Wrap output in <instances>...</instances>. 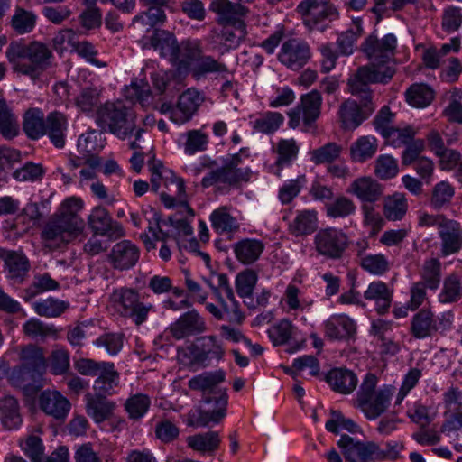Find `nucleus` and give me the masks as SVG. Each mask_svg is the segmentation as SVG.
<instances>
[{"label":"nucleus","mask_w":462,"mask_h":462,"mask_svg":"<svg viewBox=\"0 0 462 462\" xmlns=\"http://www.w3.org/2000/svg\"><path fill=\"white\" fill-rule=\"evenodd\" d=\"M83 203L80 199H65L59 211L45 224L41 236L49 247H60L79 237L85 229V222L79 215Z\"/></svg>","instance_id":"1"},{"label":"nucleus","mask_w":462,"mask_h":462,"mask_svg":"<svg viewBox=\"0 0 462 462\" xmlns=\"http://www.w3.org/2000/svg\"><path fill=\"white\" fill-rule=\"evenodd\" d=\"M6 58L15 71L36 77L51 65L52 54L47 45L39 42L29 45L13 42L7 48Z\"/></svg>","instance_id":"2"},{"label":"nucleus","mask_w":462,"mask_h":462,"mask_svg":"<svg viewBox=\"0 0 462 462\" xmlns=\"http://www.w3.org/2000/svg\"><path fill=\"white\" fill-rule=\"evenodd\" d=\"M377 377L367 374L362 381L356 393L355 405L359 408L368 420H375L386 411L395 392L392 385H383L376 389Z\"/></svg>","instance_id":"3"},{"label":"nucleus","mask_w":462,"mask_h":462,"mask_svg":"<svg viewBox=\"0 0 462 462\" xmlns=\"http://www.w3.org/2000/svg\"><path fill=\"white\" fill-rule=\"evenodd\" d=\"M134 113L121 101L107 102L101 106L97 114V123L105 132L125 139L136 127Z\"/></svg>","instance_id":"4"},{"label":"nucleus","mask_w":462,"mask_h":462,"mask_svg":"<svg viewBox=\"0 0 462 462\" xmlns=\"http://www.w3.org/2000/svg\"><path fill=\"white\" fill-rule=\"evenodd\" d=\"M204 162L196 169V174L200 173L204 169L209 170L201 180L204 188L211 187L217 183L234 185L241 180H247L249 172L247 170L238 168L240 157L238 154L233 155L226 161V163L219 168H216L215 161L203 159Z\"/></svg>","instance_id":"5"},{"label":"nucleus","mask_w":462,"mask_h":462,"mask_svg":"<svg viewBox=\"0 0 462 462\" xmlns=\"http://www.w3.org/2000/svg\"><path fill=\"white\" fill-rule=\"evenodd\" d=\"M112 308L122 317L131 319L135 325L143 324L152 310V304L140 301V295L134 289L120 288L110 296Z\"/></svg>","instance_id":"6"},{"label":"nucleus","mask_w":462,"mask_h":462,"mask_svg":"<svg viewBox=\"0 0 462 462\" xmlns=\"http://www.w3.org/2000/svg\"><path fill=\"white\" fill-rule=\"evenodd\" d=\"M228 396L226 390L215 392L214 396L203 397V402L211 405L208 409L197 407L188 413L187 425L190 427H210L218 424L226 415Z\"/></svg>","instance_id":"7"},{"label":"nucleus","mask_w":462,"mask_h":462,"mask_svg":"<svg viewBox=\"0 0 462 462\" xmlns=\"http://www.w3.org/2000/svg\"><path fill=\"white\" fill-rule=\"evenodd\" d=\"M395 69L393 66L360 67L356 73L348 79V87L352 95L364 97V100H372L370 84L373 83H387L394 75Z\"/></svg>","instance_id":"8"},{"label":"nucleus","mask_w":462,"mask_h":462,"mask_svg":"<svg viewBox=\"0 0 462 462\" xmlns=\"http://www.w3.org/2000/svg\"><path fill=\"white\" fill-rule=\"evenodd\" d=\"M297 11L303 18V23L309 30L324 32L329 23L339 18L337 8L330 3V0H303L297 7Z\"/></svg>","instance_id":"9"},{"label":"nucleus","mask_w":462,"mask_h":462,"mask_svg":"<svg viewBox=\"0 0 462 462\" xmlns=\"http://www.w3.org/2000/svg\"><path fill=\"white\" fill-rule=\"evenodd\" d=\"M321 105L322 97L318 90L302 95L300 103L288 112L289 126L294 129L302 120L303 130L310 131L320 116Z\"/></svg>","instance_id":"10"},{"label":"nucleus","mask_w":462,"mask_h":462,"mask_svg":"<svg viewBox=\"0 0 462 462\" xmlns=\"http://www.w3.org/2000/svg\"><path fill=\"white\" fill-rule=\"evenodd\" d=\"M338 446L344 451L346 462H376L383 460V449L374 441H355L348 435H342Z\"/></svg>","instance_id":"11"},{"label":"nucleus","mask_w":462,"mask_h":462,"mask_svg":"<svg viewBox=\"0 0 462 462\" xmlns=\"http://www.w3.org/2000/svg\"><path fill=\"white\" fill-rule=\"evenodd\" d=\"M396 37L393 34L385 35L381 41L374 35H369L361 45L362 51L370 60L373 66L383 69L392 66L391 60L396 48Z\"/></svg>","instance_id":"12"},{"label":"nucleus","mask_w":462,"mask_h":462,"mask_svg":"<svg viewBox=\"0 0 462 462\" xmlns=\"http://www.w3.org/2000/svg\"><path fill=\"white\" fill-rule=\"evenodd\" d=\"M317 252L330 259H338L347 247L348 238L341 230L328 227L320 229L314 237Z\"/></svg>","instance_id":"13"},{"label":"nucleus","mask_w":462,"mask_h":462,"mask_svg":"<svg viewBox=\"0 0 462 462\" xmlns=\"http://www.w3.org/2000/svg\"><path fill=\"white\" fill-rule=\"evenodd\" d=\"M360 105L356 100L347 99L339 106L341 127L346 131L356 129L374 111L372 100L360 97Z\"/></svg>","instance_id":"14"},{"label":"nucleus","mask_w":462,"mask_h":462,"mask_svg":"<svg viewBox=\"0 0 462 462\" xmlns=\"http://www.w3.org/2000/svg\"><path fill=\"white\" fill-rule=\"evenodd\" d=\"M140 250L129 240H123L115 244L107 254L110 265L117 271H127L138 263Z\"/></svg>","instance_id":"15"},{"label":"nucleus","mask_w":462,"mask_h":462,"mask_svg":"<svg viewBox=\"0 0 462 462\" xmlns=\"http://www.w3.org/2000/svg\"><path fill=\"white\" fill-rule=\"evenodd\" d=\"M310 58L309 45L298 39H290L284 42L278 55L279 60L293 70L302 68Z\"/></svg>","instance_id":"16"},{"label":"nucleus","mask_w":462,"mask_h":462,"mask_svg":"<svg viewBox=\"0 0 462 462\" xmlns=\"http://www.w3.org/2000/svg\"><path fill=\"white\" fill-rule=\"evenodd\" d=\"M88 224L95 235L110 238H118L124 236L122 226L112 219L108 211L103 207H96L92 209L88 217Z\"/></svg>","instance_id":"17"},{"label":"nucleus","mask_w":462,"mask_h":462,"mask_svg":"<svg viewBox=\"0 0 462 462\" xmlns=\"http://www.w3.org/2000/svg\"><path fill=\"white\" fill-rule=\"evenodd\" d=\"M0 259L5 263L6 276L13 283H22L30 270V262L22 252L0 248Z\"/></svg>","instance_id":"18"},{"label":"nucleus","mask_w":462,"mask_h":462,"mask_svg":"<svg viewBox=\"0 0 462 462\" xmlns=\"http://www.w3.org/2000/svg\"><path fill=\"white\" fill-rule=\"evenodd\" d=\"M206 329L204 319L196 310L184 313L169 328L170 333L177 340L200 334Z\"/></svg>","instance_id":"19"},{"label":"nucleus","mask_w":462,"mask_h":462,"mask_svg":"<svg viewBox=\"0 0 462 462\" xmlns=\"http://www.w3.org/2000/svg\"><path fill=\"white\" fill-rule=\"evenodd\" d=\"M41 410L58 420H64L71 408L69 401L58 391H43L39 397Z\"/></svg>","instance_id":"20"},{"label":"nucleus","mask_w":462,"mask_h":462,"mask_svg":"<svg viewBox=\"0 0 462 462\" xmlns=\"http://www.w3.org/2000/svg\"><path fill=\"white\" fill-rule=\"evenodd\" d=\"M209 10L217 15V22L220 24L244 22L249 13L246 6L230 0H211Z\"/></svg>","instance_id":"21"},{"label":"nucleus","mask_w":462,"mask_h":462,"mask_svg":"<svg viewBox=\"0 0 462 462\" xmlns=\"http://www.w3.org/2000/svg\"><path fill=\"white\" fill-rule=\"evenodd\" d=\"M438 234L443 256L456 254L462 248V228L458 222L448 218Z\"/></svg>","instance_id":"22"},{"label":"nucleus","mask_w":462,"mask_h":462,"mask_svg":"<svg viewBox=\"0 0 462 462\" xmlns=\"http://www.w3.org/2000/svg\"><path fill=\"white\" fill-rule=\"evenodd\" d=\"M203 101V96L195 88L184 91L179 97L173 122L179 125L189 122Z\"/></svg>","instance_id":"23"},{"label":"nucleus","mask_w":462,"mask_h":462,"mask_svg":"<svg viewBox=\"0 0 462 462\" xmlns=\"http://www.w3.org/2000/svg\"><path fill=\"white\" fill-rule=\"evenodd\" d=\"M347 193L355 195L363 202H375L383 195V186L371 177L355 180L347 189Z\"/></svg>","instance_id":"24"},{"label":"nucleus","mask_w":462,"mask_h":462,"mask_svg":"<svg viewBox=\"0 0 462 462\" xmlns=\"http://www.w3.org/2000/svg\"><path fill=\"white\" fill-rule=\"evenodd\" d=\"M85 400L86 412L96 423H101L113 416L116 405L106 397L87 393Z\"/></svg>","instance_id":"25"},{"label":"nucleus","mask_w":462,"mask_h":462,"mask_svg":"<svg viewBox=\"0 0 462 462\" xmlns=\"http://www.w3.org/2000/svg\"><path fill=\"white\" fill-rule=\"evenodd\" d=\"M325 334L331 340L347 339L356 332L353 319L346 315H333L324 324Z\"/></svg>","instance_id":"26"},{"label":"nucleus","mask_w":462,"mask_h":462,"mask_svg":"<svg viewBox=\"0 0 462 462\" xmlns=\"http://www.w3.org/2000/svg\"><path fill=\"white\" fill-rule=\"evenodd\" d=\"M225 381V373L222 370L204 372L192 377L189 381V387L194 391H200L204 396H214L215 392L221 390L218 385Z\"/></svg>","instance_id":"27"},{"label":"nucleus","mask_w":462,"mask_h":462,"mask_svg":"<svg viewBox=\"0 0 462 462\" xmlns=\"http://www.w3.org/2000/svg\"><path fill=\"white\" fill-rule=\"evenodd\" d=\"M150 42L154 50L160 51L161 56L175 61L180 59V45L170 32L156 30L151 37Z\"/></svg>","instance_id":"28"},{"label":"nucleus","mask_w":462,"mask_h":462,"mask_svg":"<svg viewBox=\"0 0 462 462\" xmlns=\"http://www.w3.org/2000/svg\"><path fill=\"white\" fill-rule=\"evenodd\" d=\"M326 381L333 391L341 394L351 393L357 385V377L354 372L344 368L332 369L326 376Z\"/></svg>","instance_id":"29"},{"label":"nucleus","mask_w":462,"mask_h":462,"mask_svg":"<svg viewBox=\"0 0 462 462\" xmlns=\"http://www.w3.org/2000/svg\"><path fill=\"white\" fill-rule=\"evenodd\" d=\"M67 118L60 112H51L46 117L44 134L48 135L51 143L57 148L65 145Z\"/></svg>","instance_id":"30"},{"label":"nucleus","mask_w":462,"mask_h":462,"mask_svg":"<svg viewBox=\"0 0 462 462\" xmlns=\"http://www.w3.org/2000/svg\"><path fill=\"white\" fill-rule=\"evenodd\" d=\"M364 297L365 300L374 301L378 314H384L391 306L393 292L384 282L377 281L369 284Z\"/></svg>","instance_id":"31"},{"label":"nucleus","mask_w":462,"mask_h":462,"mask_svg":"<svg viewBox=\"0 0 462 462\" xmlns=\"http://www.w3.org/2000/svg\"><path fill=\"white\" fill-rule=\"evenodd\" d=\"M199 346H194L197 350L195 361L204 364L208 358L220 360L223 358L225 350L222 343L215 336H206L198 338Z\"/></svg>","instance_id":"32"},{"label":"nucleus","mask_w":462,"mask_h":462,"mask_svg":"<svg viewBox=\"0 0 462 462\" xmlns=\"http://www.w3.org/2000/svg\"><path fill=\"white\" fill-rule=\"evenodd\" d=\"M188 448L200 454H213L218 449L221 439L217 431H207L187 437Z\"/></svg>","instance_id":"33"},{"label":"nucleus","mask_w":462,"mask_h":462,"mask_svg":"<svg viewBox=\"0 0 462 462\" xmlns=\"http://www.w3.org/2000/svg\"><path fill=\"white\" fill-rule=\"evenodd\" d=\"M264 249V245L257 239H243L234 245L236 259L244 264H251L258 260Z\"/></svg>","instance_id":"34"},{"label":"nucleus","mask_w":462,"mask_h":462,"mask_svg":"<svg viewBox=\"0 0 462 462\" xmlns=\"http://www.w3.org/2000/svg\"><path fill=\"white\" fill-rule=\"evenodd\" d=\"M46 118L39 108H30L23 115V129L26 135L37 140L44 135Z\"/></svg>","instance_id":"35"},{"label":"nucleus","mask_w":462,"mask_h":462,"mask_svg":"<svg viewBox=\"0 0 462 462\" xmlns=\"http://www.w3.org/2000/svg\"><path fill=\"white\" fill-rule=\"evenodd\" d=\"M119 373L115 370L114 363L111 367L106 368L94 382V394L106 397L115 393V388L119 384Z\"/></svg>","instance_id":"36"},{"label":"nucleus","mask_w":462,"mask_h":462,"mask_svg":"<svg viewBox=\"0 0 462 462\" xmlns=\"http://www.w3.org/2000/svg\"><path fill=\"white\" fill-rule=\"evenodd\" d=\"M191 72L197 79L205 77L207 74H215L225 79L229 70L226 64L219 62L211 56H203L194 64Z\"/></svg>","instance_id":"37"},{"label":"nucleus","mask_w":462,"mask_h":462,"mask_svg":"<svg viewBox=\"0 0 462 462\" xmlns=\"http://www.w3.org/2000/svg\"><path fill=\"white\" fill-rule=\"evenodd\" d=\"M436 329L433 313L430 310L422 309L413 316L411 331L416 338L430 337Z\"/></svg>","instance_id":"38"},{"label":"nucleus","mask_w":462,"mask_h":462,"mask_svg":"<svg viewBox=\"0 0 462 462\" xmlns=\"http://www.w3.org/2000/svg\"><path fill=\"white\" fill-rule=\"evenodd\" d=\"M408 209L407 199L402 193H394L392 196L384 198L383 215L391 221L402 219Z\"/></svg>","instance_id":"39"},{"label":"nucleus","mask_w":462,"mask_h":462,"mask_svg":"<svg viewBox=\"0 0 462 462\" xmlns=\"http://www.w3.org/2000/svg\"><path fill=\"white\" fill-rule=\"evenodd\" d=\"M0 412L2 415V422L4 426L12 430L17 428L22 418L19 412L18 402L12 396H6L0 400Z\"/></svg>","instance_id":"40"},{"label":"nucleus","mask_w":462,"mask_h":462,"mask_svg":"<svg viewBox=\"0 0 462 462\" xmlns=\"http://www.w3.org/2000/svg\"><path fill=\"white\" fill-rule=\"evenodd\" d=\"M19 134L17 117L7 105L0 98V134L5 139H13Z\"/></svg>","instance_id":"41"},{"label":"nucleus","mask_w":462,"mask_h":462,"mask_svg":"<svg viewBox=\"0 0 462 462\" xmlns=\"http://www.w3.org/2000/svg\"><path fill=\"white\" fill-rule=\"evenodd\" d=\"M377 147L375 137L361 136L351 145V157L356 162H363L375 154Z\"/></svg>","instance_id":"42"},{"label":"nucleus","mask_w":462,"mask_h":462,"mask_svg":"<svg viewBox=\"0 0 462 462\" xmlns=\"http://www.w3.org/2000/svg\"><path fill=\"white\" fill-rule=\"evenodd\" d=\"M405 96L411 106L423 108L433 100L434 91L426 84H413L407 89Z\"/></svg>","instance_id":"43"},{"label":"nucleus","mask_w":462,"mask_h":462,"mask_svg":"<svg viewBox=\"0 0 462 462\" xmlns=\"http://www.w3.org/2000/svg\"><path fill=\"white\" fill-rule=\"evenodd\" d=\"M353 23V28L342 32L337 39V45L339 52L345 56H348L354 52L356 42L363 33L361 19H355Z\"/></svg>","instance_id":"44"},{"label":"nucleus","mask_w":462,"mask_h":462,"mask_svg":"<svg viewBox=\"0 0 462 462\" xmlns=\"http://www.w3.org/2000/svg\"><path fill=\"white\" fill-rule=\"evenodd\" d=\"M21 358L25 373L34 371L42 373L45 369V357L42 349L35 346H28L22 350Z\"/></svg>","instance_id":"45"},{"label":"nucleus","mask_w":462,"mask_h":462,"mask_svg":"<svg viewBox=\"0 0 462 462\" xmlns=\"http://www.w3.org/2000/svg\"><path fill=\"white\" fill-rule=\"evenodd\" d=\"M24 334L33 339L44 340L47 337L57 338L58 329L53 325H47L38 319H30L23 326Z\"/></svg>","instance_id":"46"},{"label":"nucleus","mask_w":462,"mask_h":462,"mask_svg":"<svg viewBox=\"0 0 462 462\" xmlns=\"http://www.w3.org/2000/svg\"><path fill=\"white\" fill-rule=\"evenodd\" d=\"M317 228V213L315 210L300 211L290 225V231L295 236H304Z\"/></svg>","instance_id":"47"},{"label":"nucleus","mask_w":462,"mask_h":462,"mask_svg":"<svg viewBox=\"0 0 462 462\" xmlns=\"http://www.w3.org/2000/svg\"><path fill=\"white\" fill-rule=\"evenodd\" d=\"M58 288L59 282L53 280L49 273L36 274L31 286L24 291L23 300L29 301L40 293Z\"/></svg>","instance_id":"48"},{"label":"nucleus","mask_w":462,"mask_h":462,"mask_svg":"<svg viewBox=\"0 0 462 462\" xmlns=\"http://www.w3.org/2000/svg\"><path fill=\"white\" fill-rule=\"evenodd\" d=\"M295 329L296 328L289 319H282L273 325L267 333L273 346H281L289 343L294 335Z\"/></svg>","instance_id":"49"},{"label":"nucleus","mask_w":462,"mask_h":462,"mask_svg":"<svg viewBox=\"0 0 462 462\" xmlns=\"http://www.w3.org/2000/svg\"><path fill=\"white\" fill-rule=\"evenodd\" d=\"M246 33L245 22L225 24L220 38L227 48L235 49L245 40Z\"/></svg>","instance_id":"50"},{"label":"nucleus","mask_w":462,"mask_h":462,"mask_svg":"<svg viewBox=\"0 0 462 462\" xmlns=\"http://www.w3.org/2000/svg\"><path fill=\"white\" fill-rule=\"evenodd\" d=\"M420 275L422 279L420 282L430 290H436L441 280V263L436 258L426 260L422 265Z\"/></svg>","instance_id":"51"},{"label":"nucleus","mask_w":462,"mask_h":462,"mask_svg":"<svg viewBox=\"0 0 462 462\" xmlns=\"http://www.w3.org/2000/svg\"><path fill=\"white\" fill-rule=\"evenodd\" d=\"M69 308V303L54 298H47L33 303L34 311L42 317L56 318Z\"/></svg>","instance_id":"52"},{"label":"nucleus","mask_w":462,"mask_h":462,"mask_svg":"<svg viewBox=\"0 0 462 462\" xmlns=\"http://www.w3.org/2000/svg\"><path fill=\"white\" fill-rule=\"evenodd\" d=\"M284 117L278 112H265L254 122V129L259 133L270 134L276 132L282 125Z\"/></svg>","instance_id":"53"},{"label":"nucleus","mask_w":462,"mask_h":462,"mask_svg":"<svg viewBox=\"0 0 462 462\" xmlns=\"http://www.w3.org/2000/svg\"><path fill=\"white\" fill-rule=\"evenodd\" d=\"M212 226L218 233L233 232L238 229L239 226L226 207L214 210L210 216Z\"/></svg>","instance_id":"54"},{"label":"nucleus","mask_w":462,"mask_h":462,"mask_svg":"<svg viewBox=\"0 0 462 462\" xmlns=\"http://www.w3.org/2000/svg\"><path fill=\"white\" fill-rule=\"evenodd\" d=\"M124 95L130 101H138L142 106L146 105L151 97V88L147 81L134 79L125 87Z\"/></svg>","instance_id":"55"},{"label":"nucleus","mask_w":462,"mask_h":462,"mask_svg":"<svg viewBox=\"0 0 462 462\" xmlns=\"http://www.w3.org/2000/svg\"><path fill=\"white\" fill-rule=\"evenodd\" d=\"M356 205L352 199L339 196L326 207L327 215L332 218H345L354 214Z\"/></svg>","instance_id":"56"},{"label":"nucleus","mask_w":462,"mask_h":462,"mask_svg":"<svg viewBox=\"0 0 462 462\" xmlns=\"http://www.w3.org/2000/svg\"><path fill=\"white\" fill-rule=\"evenodd\" d=\"M151 401L148 395L136 393L130 396L125 403V411L132 420H139L148 411Z\"/></svg>","instance_id":"57"},{"label":"nucleus","mask_w":462,"mask_h":462,"mask_svg":"<svg viewBox=\"0 0 462 462\" xmlns=\"http://www.w3.org/2000/svg\"><path fill=\"white\" fill-rule=\"evenodd\" d=\"M36 16L32 12L17 7L12 17L13 29L19 34L32 32L35 26Z\"/></svg>","instance_id":"58"},{"label":"nucleus","mask_w":462,"mask_h":462,"mask_svg":"<svg viewBox=\"0 0 462 462\" xmlns=\"http://www.w3.org/2000/svg\"><path fill=\"white\" fill-rule=\"evenodd\" d=\"M257 282V273L251 269H246L236 275V289L242 299L250 298Z\"/></svg>","instance_id":"59"},{"label":"nucleus","mask_w":462,"mask_h":462,"mask_svg":"<svg viewBox=\"0 0 462 462\" xmlns=\"http://www.w3.org/2000/svg\"><path fill=\"white\" fill-rule=\"evenodd\" d=\"M360 266L366 272L382 275L389 270V262L383 254H364L360 259Z\"/></svg>","instance_id":"60"},{"label":"nucleus","mask_w":462,"mask_h":462,"mask_svg":"<svg viewBox=\"0 0 462 462\" xmlns=\"http://www.w3.org/2000/svg\"><path fill=\"white\" fill-rule=\"evenodd\" d=\"M277 152L279 157L276 161L278 170L275 172L277 176L281 175V167L285 164H289L291 160L296 158L299 148L296 142L293 139L281 140L277 145Z\"/></svg>","instance_id":"61"},{"label":"nucleus","mask_w":462,"mask_h":462,"mask_svg":"<svg viewBox=\"0 0 462 462\" xmlns=\"http://www.w3.org/2000/svg\"><path fill=\"white\" fill-rule=\"evenodd\" d=\"M341 151L340 145L336 143H328L311 152V161L315 164L332 162L339 157Z\"/></svg>","instance_id":"62"},{"label":"nucleus","mask_w":462,"mask_h":462,"mask_svg":"<svg viewBox=\"0 0 462 462\" xmlns=\"http://www.w3.org/2000/svg\"><path fill=\"white\" fill-rule=\"evenodd\" d=\"M166 19L164 11L160 7H149L146 12H143L140 14L134 16L133 23L140 24L143 26H148L150 28L154 27L157 24H162Z\"/></svg>","instance_id":"63"},{"label":"nucleus","mask_w":462,"mask_h":462,"mask_svg":"<svg viewBox=\"0 0 462 462\" xmlns=\"http://www.w3.org/2000/svg\"><path fill=\"white\" fill-rule=\"evenodd\" d=\"M305 175H300L295 180H290L285 182L279 190V199L282 204H288L296 198L302 187L306 184Z\"/></svg>","instance_id":"64"}]
</instances>
